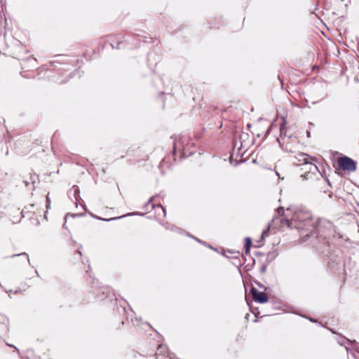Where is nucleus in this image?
<instances>
[{"label":"nucleus","mask_w":359,"mask_h":359,"mask_svg":"<svg viewBox=\"0 0 359 359\" xmlns=\"http://www.w3.org/2000/svg\"><path fill=\"white\" fill-rule=\"evenodd\" d=\"M281 223L283 226L302 230L309 231L313 227L311 213L299 209H287L285 217L281 219Z\"/></svg>","instance_id":"obj_1"},{"label":"nucleus","mask_w":359,"mask_h":359,"mask_svg":"<svg viewBox=\"0 0 359 359\" xmlns=\"http://www.w3.org/2000/svg\"><path fill=\"white\" fill-rule=\"evenodd\" d=\"M188 138H180L174 142L173 151L177 152L178 150L181 151L182 156L188 157L189 156L194 154V151L189 150V146L188 144Z\"/></svg>","instance_id":"obj_2"},{"label":"nucleus","mask_w":359,"mask_h":359,"mask_svg":"<svg viewBox=\"0 0 359 359\" xmlns=\"http://www.w3.org/2000/svg\"><path fill=\"white\" fill-rule=\"evenodd\" d=\"M296 158L299 164L309 165V172L315 173L316 172L318 171L317 165L313 163V161H316V158L315 157H311L304 153H300L297 155Z\"/></svg>","instance_id":"obj_3"},{"label":"nucleus","mask_w":359,"mask_h":359,"mask_svg":"<svg viewBox=\"0 0 359 359\" xmlns=\"http://www.w3.org/2000/svg\"><path fill=\"white\" fill-rule=\"evenodd\" d=\"M338 166L340 169L353 172L356 170L355 162L349 157L343 156L338 159Z\"/></svg>","instance_id":"obj_4"},{"label":"nucleus","mask_w":359,"mask_h":359,"mask_svg":"<svg viewBox=\"0 0 359 359\" xmlns=\"http://www.w3.org/2000/svg\"><path fill=\"white\" fill-rule=\"evenodd\" d=\"M251 293L255 302L259 303H266L268 301V297L264 292H259L257 289L252 287Z\"/></svg>","instance_id":"obj_5"},{"label":"nucleus","mask_w":359,"mask_h":359,"mask_svg":"<svg viewBox=\"0 0 359 359\" xmlns=\"http://www.w3.org/2000/svg\"><path fill=\"white\" fill-rule=\"evenodd\" d=\"M156 198H157V196H154V197L151 198L148 203V205H151L153 208H156V212H158V211L161 212L163 217H165V210L164 208L161 204H158L156 207V205L153 203V201H154L156 199Z\"/></svg>","instance_id":"obj_6"},{"label":"nucleus","mask_w":359,"mask_h":359,"mask_svg":"<svg viewBox=\"0 0 359 359\" xmlns=\"http://www.w3.org/2000/svg\"><path fill=\"white\" fill-rule=\"evenodd\" d=\"M252 245V241L250 238H245V248H246V252L250 250V248Z\"/></svg>","instance_id":"obj_7"},{"label":"nucleus","mask_w":359,"mask_h":359,"mask_svg":"<svg viewBox=\"0 0 359 359\" xmlns=\"http://www.w3.org/2000/svg\"><path fill=\"white\" fill-rule=\"evenodd\" d=\"M16 256H21V257H25V261H27L28 262H29V256L27 253L25 252H22V253H20V254H18V255H12V257H15Z\"/></svg>","instance_id":"obj_8"},{"label":"nucleus","mask_w":359,"mask_h":359,"mask_svg":"<svg viewBox=\"0 0 359 359\" xmlns=\"http://www.w3.org/2000/svg\"><path fill=\"white\" fill-rule=\"evenodd\" d=\"M166 346L163 345H159L158 347V354H161L164 351H166Z\"/></svg>","instance_id":"obj_9"},{"label":"nucleus","mask_w":359,"mask_h":359,"mask_svg":"<svg viewBox=\"0 0 359 359\" xmlns=\"http://www.w3.org/2000/svg\"><path fill=\"white\" fill-rule=\"evenodd\" d=\"M73 191H74V197H75L76 200H77V197L79 196V189L77 187H74Z\"/></svg>","instance_id":"obj_10"},{"label":"nucleus","mask_w":359,"mask_h":359,"mask_svg":"<svg viewBox=\"0 0 359 359\" xmlns=\"http://www.w3.org/2000/svg\"><path fill=\"white\" fill-rule=\"evenodd\" d=\"M269 234V229L264 230L262 233V238L263 239L264 237L267 236Z\"/></svg>","instance_id":"obj_11"},{"label":"nucleus","mask_w":359,"mask_h":359,"mask_svg":"<svg viewBox=\"0 0 359 359\" xmlns=\"http://www.w3.org/2000/svg\"><path fill=\"white\" fill-rule=\"evenodd\" d=\"M277 212H278V214L279 215H283V212H284V209H283V208H278L277 209Z\"/></svg>","instance_id":"obj_12"},{"label":"nucleus","mask_w":359,"mask_h":359,"mask_svg":"<svg viewBox=\"0 0 359 359\" xmlns=\"http://www.w3.org/2000/svg\"><path fill=\"white\" fill-rule=\"evenodd\" d=\"M285 120H283V123L281 124V126H280V133H282L284 128H285Z\"/></svg>","instance_id":"obj_13"},{"label":"nucleus","mask_w":359,"mask_h":359,"mask_svg":"<svg viewBox=\"0 0 359 359\" xmlns=\"http://www.w3.org/2000/svg\"><path fill=\"white\" fill-rule=\"evenodd\" d=\"M49 206H50V201H49L48 195H47V196H46V208H48Z\"/></svg>","instance_id":"obj_14"},{"label":"nucleus","mask_w":359,"mask_h":359,"mask_svg":"<svg viewBox=\"0 0 359 359\" xmlns=\"http://www.w3.org/2000/svg\"><path fill=\"white\" fill-rule=\"evenodd\" d=\"M122 217H124V215H122V216L118 217L117 218H118V219H120V218H122Z\"/></svg>","instance_id":"obj_15"},{"label":"nucleus","mask_w":359,"mask_h":359,"mask_svg":"<svg viewBox=\"0 0 359 359\" xmlns=\"http://www.w3.org/2000/svg\"><path fill=\"white\" fill-rule=\"evenodd\" d=\"M122 217H124V215H122V216L118 217L117 218H118V219H120V218H122Z\"/></svg>","instance_id":"obj_16"},{"label":"nucleus","mask_w":359,"mask_h":359,"mask_svg":"<svg viewBox=\"0 0 359 359\" xmlns=\"http://www.w3.org/2000/svg\"><path fill=\"white\" fill-rule=\"evenodd\" d=\"M122 217H124V215H122V216L118 217L117 218H118V219H120V218H122Z\"/></svg>","instance_id":"obj_17"},{"label":"nucleus","mask_w":359,"mask_h":359,"mask_svg":"<svg viewBox=\"0 0 359 359\" xmlns=\"http://www.w3.org/2000/svg\"><path fill=\"white\" fill-rule=\"evenodd\" d=\"M115 218H111V219H107V221H110V220H112V219H114Z\"/></svg>","instance_id":"obj_18"},{"label":"nucleus","mask_w":359,"mask_h":359,"mask_svg":"<svg viewBox=\"0 0 359 359\" xmlns=\"http://www.w3.org/2000/svg\"><path fill=\"white\" fill-rule=\"evenodd\" d=\"M309 135H310V133L307 132V136L309 137Z\"/></svg>","instance_id":"obj_19"}]
</instances>
